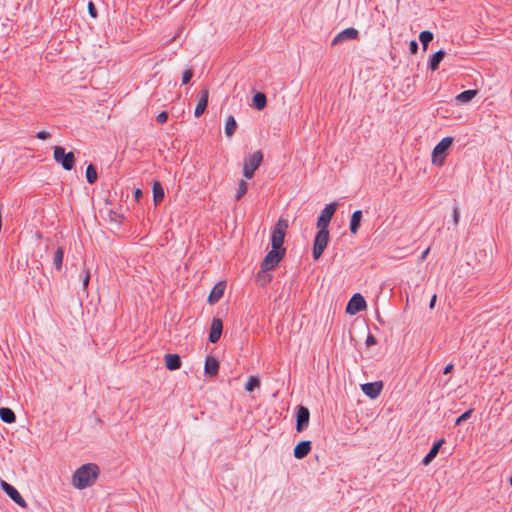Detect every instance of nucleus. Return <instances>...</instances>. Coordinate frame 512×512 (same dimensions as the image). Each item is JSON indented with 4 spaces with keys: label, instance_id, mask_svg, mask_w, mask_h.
Returning a JSON list of instances; mask_svg holds the SVG:
<instances>
[{
    "label": "nucleus",
    "instance_id": "obj_1",
    "mask_svg": "<svg viewBox=\"0 0 512 512\" xmlns=\"http://www.w3.org/2000/svg\"><path fill=\"white\" fill-rule=\"evenodd\" d=\"M98 474L99 467L96 464H84L74 472L72 477V485L79 490L90 487L96 481Z\"/></svg>",
    "mask_w": 512,
    "mask_h": 512
},
{
    "label": "nucleus",
    "instance_id": "obj_2",
    "mask_svg": "<svg viewBox=\"0 0 512 512\" xmlns=\"http://www.w3.org/2000/svg\"><path fill=\"white\" fill-rule=\"evenodd\" d=\"M288 229V221L285 219H279L273 227L271 233V247L272 249L285 250L282 246L286 231Z\"/></svg>",
    "mask_w": 512,
    "mask_h": 512
},
{
    "label": "nucleus",
    "instance_id": "obj_3",
    "mask_svg": "<svg viewBox=\"0 0 512 512\" xmlns=\"http://www.w3.org/2000/svg\"><path fill=\"white\" fill-rule=\"evenodd\" d=\"M54 160L62 166L64 170L70 171L75 163V157L72 152H66L61 146H55L53 152Z\"/></svg>",
    "mask_w": 512,
    "mask_h": 512
},
{
    "label": "nucleus",
    "instance_id": "obj_4",
    "mask_svg": "<svg viewBox=\"0 0 512 512\" xmlns=\"http://www.w3.org/2000/svg\"><path fill=\"white\" fill-rule=\"evenodd\" d=\"M263 160V154L261 151H256L248 156L244 161L243 174L247 179H251L254 176L255 171L261 165Z\"/></svg>",
    "mask_w": 512,
    "mask_h": 512
},
{
    "label": "nucleus",
    "instance_id": "obj_5",
    "mask_svg": "<svg viewBox=\"0 0 512 512\" xmlns=\"http://www.w3.org/2000/svg\"><path fill=\"white\" fill-rule=\"evenodd\" d=\"M329 242V231L320 230L317 232L313 243V258L318 260L323 254Z\"/></svg>",
    "mask_w": 512,
    "mask_h": 512
},
{
    "label": "nucleus",
    "instance_id": "obj_6",
    "mask_svg": "<svg viewBox=\"0 0 512 512\" xmlns=\"http://www.w3.org/2000/svg\"><path fill=\"white\" fill-rule=\"evenodd\" d=\"M453 143L452 137L443 138L433 149L432 162L436 165H442L444 162L443 154L451 147Z\"/></svg>",
    "mask_w": 512,
    "mask_h": 512
},
{
    "label": "nucleus",
    "instance_id": "obj_7",
    "mask_svg": "<svg viewBox=\"0 0 512 512\" xmlns=\"http://www.w3.org/2000/svg\"><path fill=\"white\" fill-rule=\"evenodd\" d=\"M285 256V250L271 249L264 257L261 267L264 270H273Z\"/></svg>",
    "mask_w": 512,
    "mask_h": 512
},
{
    "label": "nucleus",
    "instance_id": "obj_8",
    "mask_svg": "<svg viewBox=\"0 0 512 512\" xmlns=\"http://www.w3.org/2000/svg\"><path fill=\"white\" fill-rule=\"evenodd\" d=\"M336 211V204L335 203H329L327 204L324 209L321 211L318 220H317V227L320 230H328V225Z\"/></svg>",
    "mask_w": 512,
    "mask_h": 512
},
{
    "label": "nucleus",
    "instance_id": "obj_9",
    "mask_svg": "<svg viewBox=\"0 0 512 512\" xmlns=\"http://www.w3.org/2000/svg\"><path fill=\"white\" fill-rule=\"evenodd\" d=\"M0 486L3 489V491L20 507L25 508L27 507V503L24 500V498L21 496V494L18 492V490L12 486L11 484L7 483L6 481L1 480Z\"/></svg>",
    "mask_w": 512,
    "mask_h": 512
},
{
    "label": "nucleus",
    "instance_id": "obj_10",
    "mask_svg": "<svg viewBox=\"0 0 512 512\" xmlns=\"http://www.w3.org/2000/svg\"><path fill=\"white\" fill-rule=\"evenodd\" d=\"M365 308H366V301H365L364 297L361 294L356 293L349 300L347 307H346V312L350 315H355L358 312L364 310Z\"/></svg>",
    "mask_w": 512,
    "mask_h": 512
},
{
    "label": "nucleus",
    "instance_id": "obj_11",
    "mask_svg": "<svg viewBox=\"0 0 512 512\" xmlns=\"http://www.w3.org/2000/svg\"><path fill=\"white\" fill-rule=\"evenodd\" d=\"M310 412L308 408L304 406H299L296 413V430L298 432L303 431L309 423Z\"/></svg>",
    "mask_w": 512,
    "mask_h": 512
},
{
    "label": "nucleus",
    "instance_id": "obj_12",
    "mask_svg": "<svg viewBox=\"0 0 512 512\" xmlns=\"http://www.w3.org/2000/svg\"><path fill=\"white\" fill-rule=\"evenodd\" d=\"M383 388V384L381 381L377 382H368L361 385L362 392L371 399H376Z\"/></svg>",
    "mask_w": 512,
    "mask_h": 512
},
{
    "label": "nucleus",
    "instance_id": "obj_13",
    "mask_svg": "<svg viewBox=\"0 0 512 512\" xmlns=\"http://www.w3.org/2000/svg\"><path fill=\"white\" fill-rule=\"evenodd\" d=\"M358 36V31L357 29L353 28V27H350V28H346L344 30H342L341 32H339L335 37L334 39L332 40V46H336L340 43H343L345 41H348V40H354L356 39Z\"/></svg>",
    "mask_w": 512,
    "mask_h": 512
},
{
    "label": "nucleus",
    "instance_id": "obj_14",
    "mask_svg": "<svg viewBox=\"0 0 512 512\" xmlns=\"http://www.w3.org/2000/svg\"><path fill=\"white\" fill-rule=\"evenodd\" d=\"M225 289H226L225 282L219 281L218 283H216L208 296V303L209 304L217 303L223 297Z\"/></svg>",
    "mask_w": 512,
    "mask_h": 512
},
{
    "label": "nucleus",
    "instance_id": "obj_15",
    "mask_svg": "<svg viewBox=\"0 0 512 512\" xmlns=\"http://www.w3.org/2000/svg\"><path fill=\"white\" fill-rule=\"evenodd\" d=\"M222 329H223V324H222L221 319L214 318L212 320L211 329H210V333H209V341L211 343L218 342V340L220 339L221 334H222Z\"/></svg>",
    "mask_w": 512,
    "mask_h": 512
},
{
    "label": "nucleus",
    "instance_id": "obj_16",
    "mask_svg": "<svg viewBox=\"0 0 512 512\" xmlns=\"http://www.w3.org/2000/svg\"><path fill=\"white\" fill-rule=\"evenodd\" d=\"M209 99V91L207 89H203L199 94V100L196 105L194 114L196 117H200L206 110Z\"/></svg>",
    "mask_w": 512,
    "mask_h": 512
},
{
    "label": "nucleus",
    "instance_id": "obj_17",
    "mask_svg": "<svg viewBox=\"0 0 512 512\" xmlns=\"http://www.w3.org/2000/svg\"><path fill=\"white\" fill-rule=\"evenodd\" d=\"M311 448L312 446L310 441H301L295 446L293 456L296 459H303L310 453Z\"/></svg>",
    "mask_w": 512,
    "mask_h": 512
},
{
    "label": "nucleus",
    "instance_id": "obj_18",
    "mask_svg": "<svg viewBox=\"0 0 512 512\" xmlns=\"http://www.w3.org/2000/svg\"><path fill=\"white\" fill-rule=\"evenodd\" d=\"M219 363L213 356H208L205 360L204 371L209 376H215L218 374Z\"/></svg>",
    "mask_w": 512,
    "mask_h": 512
},
{
    "label": "nucleus",
    "instance_id": "obj_19",
    "mask_svg": "<svg viewBox=\"0 0 512 512\" xmlns=\"http://www.w3.org/2000/svg\"><path fill=\"white\" fill-rule=\"evenodd\" d=\"M152 191H153V201H154V204L157 206L163 201V199L165 197L164 189L159 181L153 182Z\"/></svg>",
    "mask_w": 512,
    "mask_h": 512
},
{
    "label": "nucleus",
    "instance_id": "obj_20",
    "mask_svg": "<svg viewBox=\"0 0 512 512\" xmlns=\"http://www.w3.org/2000/svg\"><path fill=\"white\" fill-rule=\"evenodd\" d=\"M165 365L168 370H176L181 366V359L177 354H166L165 355Z\"/></svg>",
    "mask_w": 512,
    "mask_h": 512
},
{
    "label": "nucleus",
    "instance_id": "obj_21",
    "mask_svg": "<svg viewBox=\"0 0 512 512\" xmlns=\"http://www.w3.org/2000/svg\"><path fill=\"white\" fill-rule=\"evenodd\" d=\"M445 56V52L443 50H439L435 52L433 55H431L429 61H428V67L432 71H436L439 67L440 62L443 60Z\"/></svg>",
    "mask_w": 512,
    "mask_h": 512
},
{
    "label": "nucleus",
    "instance_id": "obj_22",
    "mask_svg": "<svg viewBox=\"0 0 512 512\" xmlns=\"http://www.w3.org/2000/svg\"><path fill=\"white\" fill-rule=\"evenodd\" d=\"M443 443H444V439H440L438 442L434 443L431 450L423 458V460H422L423 465H428L436 457V455Z\"/></svg>",
    "mask_w": 512,
    "mask_h": 512
},
{
    "label": "nucleus",
    "instance_id": "obj_23",
    "mask_svg": "<svg viewBox=\"0 0 512 512\" xmlns=\"http://www.w3.org/2000/svg\"><path fill=\"white\" fill-rule=\"evenodd\" d=\"M362 220V211L356 210L353 212L350 220V231L352 234H356Z\"/></svg>",
    "mask_w": 512,
    "mask_h": 512
},
{
    "label": "nucleus",
    "instance_id": "obj_24",
    "mask_svg": "<svg viewBox=\"0 0 512 512\" xmlns=\"http://www.w3.org/2000/svg\"><path fill=\"white\" fill-rule=\"evenodd\" d=\"M0 419L8 424L14 423L16 420L15 413L7 407L0 408Z\"/></svg>",
    "mask_w": 512,
    "mask_h": 512
},
{
    "label": "nucleus",
    "instance_id": "obj_25",
    "mask_svg": "<svg viewBox=\"0 0 512 512\" xmlns=\"http://www.w3.org/2000/svg\"><path fill=\"white\" fill-rule=\"evenodd\" d=\"M476 94V90H465L456 96V100L460 103H468L476 96Z\"/></svg>",
    "mask_w": 512,
    "mask_h": 512
},
{
    "label": "nucleus",
    "instance_id": "obj_26",
    "mask_svg": "<svg viewBox=\"0 0 512 512\" xmlns=\"http://www.w3.org/2000/svg\"><path fill=\"white\" fill-rule=\"evenodd\" d=\"M237 128V122L233 116H229L225 123V135L231 138Z\"/></svg>",
    "mask_w": 512,
    "mask_h": 512
},
{
    "label": "nucleus",
    "instance_id": "obj_27",
    "mask_svg": "<svg viewBox=\"0 0 512 512\" xmlns=\"http://www.w3.org/2000/svg\"><path fill=\"white\" fill-rule=\"evenodd\" d=\"M267 100L266 96L263 93H256L253 96V104L258 109L261 110L266 106Z\"/></svg>",
    "mask_w": 512,
    "mask_h": 512
},
{
    "label": "nucleus",
    "instance_id": "obj_28",
    "mask_svg": "<svg viewBox=\"0 0 512 512\" xmlns=\"http://www.w3.org/2000/svg\"><path fill=\"white\" fill-rule=\"evenodd\" d=\"M269 271L270 270H264L262 267H261V271L258 273V281L260 283L261 286H266L268 283L271 282L272 280V275L269 274Z\"/></svg>",
    "mask_w": 512,
    "mask_h": 512
},
{
    "label": "nucleus",
    "instance_id": "obj_29",
    "mask_svg": "<svg viewBox=\"0 0 512 512\" xmlns=\"http://www.w3.org/2000/svg\"><path fill=\"white\" fill-rule=\"evenodd\" d=\"M64 257V251L61 247H59L53 257V265L57 270H61L62 268V262Z\"/></svg>",
    "mask_w": 512,
    "mask_h": 512
},
{
    "label": "nucleus",
    "instance_id": "obj_30",
    "mask_svg": "<svg viewBox=\"0 0 512 512\" xmlns=\"http://www.w3.org/2000/svg\"><path fill=\"white\" fill-rule=\"evenodd\" d=\"M432 39H433V33L430 31H427V30L422 31L419 35V40L422 43L424 50L427 49V46L432 41Z\"/></svg>",
    "mask_w": 512,
    "mask_h": 512
},
{
    "label": "nucleus",
    "instance_id": "obj_31",
    "mask_svg": "<svg viewBox=\"0 0 512 512\" xmlns=\"http://www.w3.org/2000/svg\"><path fill=\"white\" fill-rule=\"evenodd\" d=\"M86 179L90 184H93L97 180V171L92 164L88 165L86 169Z\"/></svg>",
    "mask_w": 512,
    "mask_h": 512
},
{
    "label": "nucleus",
    "instance_id": "obj_32",
    "mask_svg": "<svg viewBox=\"0 0 512 512\" xmlns=\"http://www.w3.org/2000/svg\"><path fill=\"white\" fill-rule=\"evenodd\" d=\"M260 383H259V380L254 377V376H251L249 377V379L247 380L246 384H245V390L247 392H252L255 388L259 387Z\"/></svg>",
    "mask_w": 512,
    "mask_h": 512
},
{
    "label": "nucleus",
    "instance_id": "obj_33",
    "mask_svg": "<svg viewBox=\"0 0 512 512\" xmlns=\"http://www.w3.org/2000/svg\"><path fill=\"white\" fill-rule=\"evenodd\" d=\"M79 277H80V280L82 282L83 290L86 292L87 288H88V285H89V281H90V273H89V271L86 270V269H83L82 272L80 273Z\"/></svg>",
    "mask_w": 512,
    "mask_h": 512
},
{
    "label": "nucleus",
    "instance_id": "obj_34",
    "mask_svg": "<svg viewBox=\"0 0 512 512\" xmlns=\"http://www.w3.org/2000/svg\"><path fill=\"white\" fill-rule=\"evenodd\" d=\"M248 185L244 180H241L238 185V190L236 193V200H239L246 192H247Z\"/></svg>",
    "mask_w": 512,
    "mask_h": 512
},
{
    "label": "nucleus",
    "instance_id": "obj_35",
    "mask_svg": "<svg viewBox=\"0 0 512 512\" xmlns=\"http://www.w3.org/2000/svg\"><path fill=\"white\" fill-rule=\"evenodd\" d=\"M472 412H473V410H472V409H469V410H467L466 412H464L462 415H460V416L456 419L455 424H456V425H460L462 422H464V421L468 420V419L471 417Z\"/></svg>",
    "mask_w": 512,
    "mask_h": 512
},
{
    "label": "nucleus",
    "instance_id": "obj_36",
    "mask_svg": "<svg viewBox=\"0 0 512 512\" xmlns=\"http://www.w3.org/2000/svg\"><path fill=\"white\" fill-rule=\"evenodd\" d=\"M193 76V72L191 69H187L182 74V84H187Z\"/></svg>",
    "mask_w": 512,
    "mask_h": 512
},
{
    "label": "nucleus",
    "instance_id": "obj_37",
    "mask_svg": "<svg viewBox=\"0 0 512 512\" xmlns=\"http://www.w3.org/2000/svg\"><path fill=\"white\" fill-rule=\"evenodd\" d=\"M460 218V210L458 206L453 207V223L454 225H458Z\"/></svg>",
    "mask_w": 512,
    "mask_h": 512
},
{
    "label": "nucleus",
    "instance_id": "obj_38",
    "mask_svg": "<svg viewBox=\"0 0 512 512\" xmlns=\"http://www.w3.org/2000/svg\"><path fill=\"white\" fill-rule=\"evenodd\" d=\"M168 114L166 112H161L157 115L156 120L158 123L163 124L167 121Z\"/></svg>",
    "mask_w": 512,
    "mask_h": 512
},
{
    "label": "nucleus",
    "instance_id": "obj_39",
    "mask_svg": "<svg viewBox=\"0 0 512 512\" xmlns=\"http://www.w3.org/2000/svg\"><path fill=\"white\" fill-rule=\"evenodd\" d=\"M88 11L91 17L95 18L97 16L96 8L92 2L88 3Z\"/></svg>",
    "mask_w": 512,
    "mask_h": 512
},
{
    "label": "nucleus",
    "instance_id": "obj_40",
    "mask_svg": "<svg viewBox=\"0 0 512 512\" xmlns=\"http://www.w3.org/2000/svg\"><path fill=\"white\" fill-rule=\"evenodd\" d=\"M409 49L411 53L415 54L418 51V43L415 40L410 41Z\"/></svg>",
    "mask_w": 512,
    "mask_h": 512
},
{
    "label": "nucleus",
    "instance_id": "obj_41",
    "mask_svg": "<svg viewBox=\"0 0 512 512\" xmlns=\"http://www.w3.org/2000/svg\"><path fill=\"white\" fill-rule=\"evenodd\" d=\"M36 136L41 140H45L50 136V133L47 131H39Z\"/></svg>",
    "mask_w": 512,
    "mask_h": 512
},
{
    "label": "nucleus",
    "instance_id": "obj_42",
    "mask_svg": "<svg viewBox=\"0 0 512 512\" xmlns=\"http://www.w3.org/2000/svg\"><path fill=\"white\" fill-rule=\"evenodd\" d=\"M375 344H376V339L372 335H368V337L366 339V345L367 346H372V345H375Z\"/></svg>",
    "mask_w": 512,
    "mask_h": 512
},
{
    "label": "nucleus",
    "instance_id": "obj_43",
    "mask_svg": "<svg viewBox=\"0 0 512 512\" xmlns=\"http://www.w3.org/2000/svg\"><path fill=\"white\" fill-rule=\"evenodd\" d=\"M142 197V191L140 189H135L134 191V198L136 201H139V199Z\"/></svg>",
    "mask_w": 512,
    "mask_h": 512
},
{
    "label": "nucleus",
    "instance_id": "obj_44",
    "mask_svg": "<svg viewBox=\"0 0 512 512\" xmlns=\"http://www.w3.org/2000/svg\"><path fill=\"white\" fill-rule=\"evenodd\" d=\"M109 217L112 221H115V222H118L119 221V216L117 213L111 211L110 214H109Z\"/></svg>",
    "mask_w": 512,
    "mask_h": 512
},
{
    "label": "nucleus",
    "instance_id": "obj_45",
    "mask_svg": "<svg viewBox=\"0 0 512 512\" xmlns=\"http://www.w3.org/2000/svg\"><path fill=\"white\" fill-rule=\"evenodd\" d=\"M436 299H437V296L436 295H433L431 300H430V303H429V308L430 309H433L434 306H435V303H436Z\"/></svg>",
    "mask_w": 512,
    "mask_h": 512
},
{
    "label": "nucleus",
    "instance_id": "obj_46",
    "mask_svg": "<svg viewBox=\"0 0 512 512\" xmlns=\"http://www.w3.org/2000/svg\"><path fill=\"white\" fill-rule=\"evenodd\" d=\"M452 369H453V365L452 364H448V365L445 366L443 373L444 374H448V373H450L452 371Z\"/></svg>",
    "mask_w": 512,
    "mask_h": 512
},
{
    "label": "nucleus",
    "instance_id": "obj_47",
    "mask_svg": "<svg viewBox=\"0 0 512 512\" xmlns=\"http://www.w3.org/2000/svg\"><path fill=\"white\" fill-rule=\"evenodd\" d=\"M428 253H429V248L426 249L425 251H423V253L421 255V259H425L427 257V255H428Z\"/></svg>",
    "mask_w": 512,
    "mask_h": 512
},
{
    "label": "nucleus",
    "instance_id": "obj_48",
    "mask_svg": "<svg viewBox=\"0 0 512 512\" xmlns=\"http://www.w3.org/2000/svg\"><path fill=\"white\" fill-rule=\"evenodd\" d=\"M510 484L512 485V476L510 477V480H509Z\"/></svg>",
    "mask_w": 512,
    "mask_h": 512
}]
</instances>
